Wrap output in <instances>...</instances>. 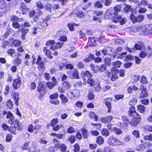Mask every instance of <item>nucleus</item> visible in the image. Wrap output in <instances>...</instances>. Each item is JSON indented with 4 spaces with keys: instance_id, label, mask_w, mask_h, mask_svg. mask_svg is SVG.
I'll use <instances>...</instances> for the list:
<instances>
[{
    "instance_id": "60",
    "label": "nucleus",
    "mask_w": 152,
    "mask_h": 152,
    "mask_svg": "<svg viewBox=\"0 0 152 152\" xmlns=\"http://www.w3.org/2000/svg\"><path fill=\"white\" fill-rule=\"evenodd\" d=\"M77 67L79 69H81L82 68H83L84 67V65L83 64V63L81 61H79L77 65Z\"/></svg>"
},
{
    "instance_id": "50",
    "label": "nucleus",
    "mask_w": 152,
    "mask_h": 152,
    "mask_svg": "<svg viewBox=\"0 0 152 152\" xmlns=\"http://www.w3.org/2000/svg\"><path fill=\"white\" fill-rule=\"evenodd\" d=\"M47 85L48 87L50 89H52L56 86H54V84L50 82H48L47 83Z\"/></svg>"
},
{
    "instance_id": "55",
    "label": "nucleus",
    "mask_w": 152,
    "mask_h": 152,
    "mask_svg": "<svg viewBox=\"0 0 152 152\" xmlns=\"http://www.w3.org/2000/svg\"><path fill=\"white\" fill-rule=\"evenodd\" d=\"M65 67L67 69H69L71 70L74 68V66L71 64H66L65 65Z\"/></svg>"
},
{
    "instance_id": "5",
    "label": "nucleus",
    "mask_w": 152,
    "mask_h": 152,
    "mask_svg": "<svg viewBox=\"0 0 152 152\" xmlns=\"http://www.w3.org/2000/svg\"><path fill=\"white\" fill-rule=\"evenodd\" d=\"M129 116L132 118L139 119L140 118V115L135 111L134 107H130L129 111Z\"/></svg>"
},
{
    "instance_id": "27",
    "label": "nucleus",
    "mask_w": 152,
    "mask_h": 152,
    "mask_svg": "<svg viewBox=\"0 0 152 152\" xmlns=\"http://www.w3.org/2000/svg\"><path fill=\"white\" fill-rule=\"evenodd\" d=\"M105 104L106 106L107 107L108 109L107 111L108 113H110L111 111V103L109 101H106Z\"/></svg>"
},
{
    "instance_id": "16",
    "label": "nucleus",
    "mask_w": 152,
    "mask_h": 152,
    "mask_svg": "<svg viewBox=\"0 0 152 152\" xmlns=\"http://www.w3.org/2000/svg\"><path fill=\"white\" fill-rule=\"evenodd\" d=\"M104 140L101 136H99L97 137L96 142L99 145H101L104 143Z\"/></svg>"
},
{
    "instance_id": "46",
    "label": "nucleus",
    "mask_w": 152,
    "mask_h": 152,
    "mask_svg": "<svg viewBox=\"0 0 152 152\" xmlns=\"http://www.w3.org/2000/svg\"><path fill=\"white\" fill-rule=\"evenodd\" d=\"M55 43V42L54 40H49L47 42L46 45L48 46H50L53 45Z\"/></svg>"
},
{
    "instance_id": "9",
    "label": "nucleus",
    "mask_w": 152,
    "mask_h": 152,
    "mask_svg": "<svg viewBox=\"0 0 152 152\" xmlns=\"http://www.w3.org/2000/svg\"><path fill=\"white\" fill-rule=\"evenodd\" d=\"M79 94V92L77 90H72L67 93V95L69 98H72L74 97H77Z\"/></svg>"
},
{
    "instance_id": "22",
    "label": "nucleus",
    "mask_w": 152,
    "mask_h": 152,
    "mask_svg": "<svg viewBox=\"0 0 152 152\" xmlns=\"http://www.w3.org/2000/svg\"><path fill=\"white\" fill-rule=\"evenodd\" d=\"M137 109L139 112L143 113L145 111V107L143 105H140L137 106Z\"/></svg>"
},
{
    "instance_id": "21",
    "label": "nucleus",
    "mask_w": 152,
    "mask_h": 152,
    "mask_svg": "<svg viewBox=\"0 0 152 152\" xmlns=\"http://www.w3.org/2000/svg\"><path fill=\"white\" fill-rule=\"evenodd\" d=\"M143 5L145 6H146L148 5V3L145 0H142L140 3H139L137 6H136V7L137 8H139L142 5Z\"/></svg>"
},
{
    "instance_id": "61",
    "label": "nucleus",
    "mask_w": 152,
    "mask_h": 152,
    "mask_svg": "<svg viewBox=\"0 0 152 152\" xmlns=\"http://www.w3.org/2000/svg\"><path fill=\"white\" fill-rule=\"evenodd\" d=\"M68 140L71 143H73L75 141V139L74 136H71L69 138Z\"/></svg>"
},
{
    "instance_id": "52",
    "label": "nucleus",
    "mask_w": 152,
    "mask_h": 152,
    "mask_svg": "<svg viewBox=\"0 0 152 152\" xmlns=\"http://www.w3.org/2000/svg\"><path fill=\"white\" fill-rule=\"evenodd\" d=\"M5 6H6L5 2L3 0H0V8L2 9L3 8H5Z\"/></svg>"
},
{
    "instance_id": "43",
    "label": "nucleus",
    "mask_w": 152,
    "mask_h": 152,
    "mask_svg": "<svg viewBox=\"0 0 152 152\" xmlns=\"http://www.w3.org/2000/svg\"><path fill=\"white\" fill-rule=\"evenodd\" d=\"M58 96V94L57 93L54 94L50 95L49 96V98L51 99H57Z\"/></svg>"
},
{
    "instance_id": "28",
    "label": "nucleus",
    "mask_w": 152,
    "mask_h": 152,
    "mask_svg": "<svg viewBox=\"0 0 152 152\" xmlns=\"http://www.w3.org/2000/svg\"><path fill=\"white\" fill-rule=\"evenodd\" d=\"M91 66L92 70L94 72H96L99 71H100V67L99 66H94L93 65H91Z\"/></svg>"
},
{
    "instance_id": "48",
    "label": "nucleus",
    "mask_w": 152,
    "mask_h": 152,
    "mask_svg": "<svg viewBox=\"0 0 152 152\" xmlns=\"http://www.w3.org/2000/svg\"><path fill=\"white\" fill-rule=\"evenodd\" d=\"M112 2V0H105L104 4L106 6H109L111 4Z\"/></svg>"
},
{
    "instance_id": "53",
    "label": "nucleus",
    "mask_w": 152,
    "mask_h": 152,
    "mask_svg": "<svg viewBox=\"0 0 152 152\" xmlns=\"http://www.w3.org/2000/svg\"><path fill=\"white\" fill-rule=\"evenodd\" d=\"M12 137V136L11 134H8L6 137V141L7 142H10L11 140Z\"/></svg>"
},
{
    "instance_id": "58",
    "label": "nucleus",
    "mask_w": 152,
    "mask_h": 152,
    "mask_svg": "<svg viewBox=\"0 0 152 152\" xmlns=\"http://www.w3.org/2000/svg\"><path fill=\"white\" fill-rule=\"evenodd\" d=\"M44 77L45 79L47 80H50L51 78L50 75L48 73L46 72L44 74Z\"/></svg>"
},
{
    "instance_id": "7",
    "label": "nucleus",
    "mask_w": 152,
    "mask_h": 152,
    "mask_svg": "<svg viewBox=\"0 0 152 152\" xmlns=\"http://www.w3.org/2000/svg\"><path fill=\"white\" fill-rule=\"evenodd\" d=\"M139 89L141 91L140 95V98H145L148 96L147 90L144 86H141L139 88Z\"/></svg>"
},
{
    "instance_id": "47",
    "label": "nucleus",
    "mask_w": 152,
    "mask_h": 152,
    "mask_svg": "<svg viewBox=\"0 0 152 152\" xmlns=\"http://www.w3.org/2000/svg\"><path fill=\"white\" fill-rule=\"evenodd\" d=\"M63 85L64 87L66 89H68L69 88L70 86V84L67 81H65L64 82Z\"/></svg>"
},
{
    "instance_id": "17",
    "label": "nucleus",
    "mask_w": 152,
    "mask_h": 152,
    "mask_svg": "<svg viewBox=\"0 0 152 152\" xmlns=\"http://www.w3.org/2000/svg\"><path fill=\"white\" fill-rule=\"evenodd\" d=\"M89 115L91 118L94 119L96 121H97L98 115L96 114L94 112L92 111L90 112L89 113Z\"/></svg>"
},
{
    "instance_id": "57",
    "label": "nucleus",
    "mask_w": 152,
    "mask_h": 152,
    "mask_svg": "<svg viewBox=\"0 0 152 152\" xmlns=\"http://www.w3.org/2000/svg\"><path fill=\"white\" fill-rule=\"evenodd\" d=\"M137 102V101L136 99H133L129 102V104L131 105H134L136 104Z\"/></svg>"
},
{
    "instance_id": "33",
    "label": "nucleus",
    "mask_w": 152,
    "mask_h": 152,
    "mask_svg": "<svg viewBox=\"0 0 152 152\" xmlns=\"http://www.w3.org/2000/svg\"><path fill=\"white\" fill-rule=\"evenodd\" d=\"M10 20L11 21L16 22L19 21L20 20L19 18L15 15L11 16L10 17Z\"/></svg>"
},
{
    "instance_id": "6",
    "label": "nucleus",
    "mask_w": 152,
    "mask_h": 152,
    "mask_svg": "<svg viewBox=\"0 0 152 152\" xmlns=\"http://www.w3.org/2000/svg\"><path fill=\"white\" fill-rule=\"evenodd\" d=\"M130 19L133 23L137 22H140L142 21L144 19V17L142 15H140L137 17H136L133 15H131L130 16Z\"/></svg>"
},
{
    "instance_id": "1",
    "label": "nucleus",
    "mask_w": 152,
    "mask_h": 152,
    "mask_svg": "<svg viewBox=\"0 0 152 152\" xmlns=\"http://www.w3.org/2000/svg\"><path fill=\"white\" fill-rule=\"evenodd\" d=\"M136 29L137 31L142 33V34L145 35L152 34V24L138 27Z\"/></svg>"
},
{
    "instance_id": "20",
    "label": "nucleus",
    "mask_w": 152,
    "mask_h": 152,
    "mask_svg": "<svg viewBox=\"0 0 152 152\" xmlns=\"http://www.w3.org/2000/svg\"><path fill=\"white\" fill-rule=\"evenodd\" d=\"M101 133L102 135L106 137L109 136L110 134L109 131L105 129H103L102 130Z\"/></svg>"
},
{
    "instance_id": "49",
    "label": "nucleus",
    "mask_w": 152,
    "mask_h": 152,
    "mask_svg": "<svg viewBox=\"0 0 152 152\" xmlns=\"http://www.w3.org/2000/svg\"><path fill=\"white\" fill-rule=\"evenodd\" d=\"M89 39H90V42H91V43H92V46H94L96 45V44H95V42H96V40L94 38H91L89 37L88 38Z\"/></svg>"
},
{
    "instance_id": "41",
    "label": "nucleus",
    "mask_w": 152,
    "mask_h": 152,
    "mask_svg": "<svg viewBox=\"0 0 152 152\" xmlns=\"http://www.w3.org/2000/svg\"><path fill=\"white\" fill-rule=\"evenodd\" d=\"M121 63L119 61H117L113 62V66L114 67H120L121 65Z\"/></svg>"
},
{
    "instance_id": "4",
    "label": "nucleus",
    "mask_w": 152,
    "mask_h": 152,
    "mask_svg": "<svg viewBox=\"0 0 152 152\" xmlns=\"http://www.w3.org/2000/svg\"><path fill=\"white\" fill-rule=\"evenodd\" d=\"M16 129L18 130H20L22 129L20 128L19 124V121L18 120H15V124L14 126H11L9 129V130L11 133L15 134Z\"/></svg>"
},
{
    "instance_id": "14",
    "label": "nucleus",
    "mask_w": 152,
    "mask_h": 152,
    "mask_svg": "<svg viewBox=\"0 0 152 152\" xmlns=\"http://www.w3.org/2000/svg\"><path fill=\"white\" fill-rule=\"evenodd\" d=\"M112 118V116L103 117L101 118V120L102 123L106 124L110 122Z\"/></svg>"
},
{
    "instance_id": "40",
    "label": "nucleus",
    "mask_w": 152,
    "mask_h": 152,
    "mask_svg": "<svg viewBox=\"0 0 152 152\" xmlns=\"http://www.w3.org/2000/svg\"><path fill=\"white\" fill-rule=\"evenodd\" d=\"M134 59L133 56L131 55H128L125 58V60L126 61H129L130 60H132Z\"/></svg>"
},
{
    "instance_id": "31",
    "label": "nucleus",
    "mask_w": 152,
    "mask_h": 152,
    "mask_svg": "<svg viewBox=\"0 0 152 152\" xmlns=\"http://www.w3.org/2000/svg\"><path fill=\"white\" fill-rule=\"evenodd\" d=\"M60 97L61 99L62 100L63 102L64 103L67 102H68V100L67 98L65 97L64 95L61 94L60 95Z\"/></svg>"
},
{
    "instance_id": "3",
    "label": "nucleus",
    "mask_w": 152,
    "mask_h": 152,
    "mask_svg": "<svg viewBox=\"0 0 152 152\" xmlns=\"http://www.w3.org/2000/svg\"><path fill=\"white\" fill-rule=\"evenodd\" d=\"M114 16L112 20L113 22L115 23L119 22L121 25L124 24L126 21V18H123L121 15H118V14L114 15Z\"/></svg>"
},
{
    "instance_id": "51",
    "label": "nucleus",
    "mask_w": 152,
    "mask_h": 152,
    "mask_svg": "<svg viewBox=\"0 0 152 152\" xmlns=\"http://www.w3.org/2000/svg\"><path fill=\"white\" fill-rule=\"evenodd\" d=\"M105 64L106 66H109L110 64L111 59L110 58H106L104 59Z\"/></svg>"
},
{
    "instance_id": "37",
    "label": "nucleus",
    "mask_w": 152,
    "mask_h": 152,
    "mask_svg": "<svg viewBox=\"0 0 152 152\" xmlns=\"http://www.w3.org/2000/svg\"><path fill=\"white\" fill-rule=\"evenodd\" d=\"M13 27L15 29H18L20 28V25L17 22H13L12 24Z\"/></svg>"
},
{
    "instance_id": "63",
    "label": "nucleus",
    "mask_w": 152,
    "mask_h": 152,
    "mask_svg": "<svg viewBox=\"0 0 152 152\" xmlns=\"http://www.w3.org/2000/svg\"><path fill=\"white\" fill-rule=\"evenodd\" d=\"M118 78V76L116 74H113L112 75L111 79L113 81H115Z\"/></svg>"
},
{
    "instance_id": "45",
    "label": "nucleus",
    "mask_w": 152,
    "mask_h": 152,
    "mask_svg": "<svg viewBox=\"0 0 152 152\" xmlns=\"http://www.w3.org/2000/svg\"><path fill=\"white\" fill-rule=\"evenodd\" d=\"M115 43L116 44L122 45L124 43V41L121 39H118L115 40Z\"/></svg>"
},
{
    "instance_id": "19",
    "label": "nucleus",
    "mask_w": 152,
    "mask_h": 152,
    "mask_svg": "<svg viewBox=\"0 0 152 152\" xmlns=\"http://www.w3.org/2000/svg\"><path fill=\"white\" fill-rule=\"evenodd\" d=\"M84 138L87 139L88 137V130L85 129H82L81 130Z\"/></svg>"
},
{
    "instance_id": "39",
    "label": "nucleus",
    "mask_w": 152,
    "mask_h": 152,
    "mask_svg": "<svg viewBox=\"0 0 152 152\" xmlns=\"http://www.w3.org/2000/svg\"><path fill=\"white\" fill-rule=\"evenodd\" d=\"M29 142L30 141H29L24 143L21 146L22 149L23 150L27 149L28 148Z\"/></svg>"
},
{
    "instance_id": "12",
    "label": "nucleus",
    "mask_w": 152,
    "mask_h": 152,
    "mask_svg": "<svg viewBox=\"0 0 152 152\" xmlns=\"http://www.w3.org/2000/svg\"><path fill=\"white\" fill-rule=\"evenodd\" d=\"M12 96L14 99L15 103L17 106L18 105V101L19 100V94L18 93L13 92Z\"/></svg>"
},
{
    "instance_id": "56",
    "label": "nucleus",
    "mask_w": 152,
    "mask_h": 152,
    "mask_svg": "<svg viewBox=\"0 0 152 152\" xmlns=\"http://www.w3.org/2000/svg\"><path fill=\"white\" fill-rule=\"evenodd\" d=\"M67 27L69 28L70 31H74V27L72 23H68L67 24Z\"/></svg>"
},
{
    "instance_id": "30",
    "label": "nucleus",
    "mask_w": 152,
    "mask_h": 152,
    "mask_svg": "<svg viewBox=\"0 0 152 152\" xmlns=\"http://www.w3.org/2000/svg\"><path fill=\"white\" fill-rule=\"evenodd\" d=\"M113 130L115 131V132L117 135H119L122 133V130L120 129H117L116 127H114L113 129Z\"/></svg>"
},
{
    "instance_id": "2",
    "label": "nucleus",
    "mask_w": 152,
    "mask_h": 152,
    "mask_svg": "<svg viewBox=\"0 0 152 152\" xmlns=\"http://www.w3.org/2000/svg\"><path fill=\"white\" fill-rule=\"evenodd\" d=\"M107 143L111 146H115L120 145H125L124 142L120 141L114 137L113 136H110L107 140Z\"/></svg>"
},
{
    "instance_id": "42",
    "label": "nucleus",
    "mask_w": 152,
    "mask_h": 152,
    "mask_svg": "<svg viewBox=\"0 0 152 152\" xmlns=\"http://www.w3.org/2000/svg\"><path fill=\"white\" fill-rule=\"evenodd\" d=\"M74 152H78L80 150V147L79 145L77 144H75L74 146Z\"/></svg>"
},
{
    "instance_id": "13",
    "label": "nucleus",
    "mask_w": 152,
    "mask_h": 152,
    "mask_svg": "<svg viewBox=\"0 0 152 152\" xmlns=\"http://www.w3.org/2000/svg\"><path fill=\"white\" fill-rule=\"evenodd\" d=\"M69 77L71 79H78L79 75L78 71L75 69L72 74L70 75Z\"/></svg>"
},
{
    "instance_id": "34",
    "label": "nucleus",
    "mask_w": 152,
    "mask_h": 152,
    "mask_svg": "<svg viewBox=\"0 0 152 152\" xmlns=\"http://www.w3.org/2000/svg\"><path fill=\"white\" fill-rule=\"evenodd\" d=\"M107 50L109 55H112L113 53H114L115 50L112 48L110 47H107Z\"/></svg>"
},
{
    "instance_id": "25",
    "label": "nucleus",
    "mask_w": 152,
    "mask_h": 152,
    "mask_svg": "<svg viewBox=\"0 0 152 152\" xmlns=\"http://www.w3.org/2000/svg\"><path fill=\"white\" fill-rule=\"evenodd\" d=\"M22 59L19 58H17L14 60V63L15 65L18 66L21 63Z\"/></svg>"
},
{
    "instance_id": "32",
    "label": "nucleus",
    "mask_w": 152,
    "mask_h": 152,
    "mask_svg": "<svg viewBox=\"0 0 152 152\" xmlns=\"http://www.w3.org/2000/svg\"><path fill=\"white\" fill-rule=\"evenodd\" d=\"M141 78L140 82L141 83L145 84L148 83V82L147 81V78L145 76H141Z\"/></svg>"
},
{
    "instance_id": "10",
    "label": "nucleus",
    "mask_w": 152,
    "mask_h": 152,
    "mask_svg": "<svg viewBox=\"0 0 152 152\" xmlns=\"http://www.w3.org/2000/svg\"><path fill=\"white\" fill-rule=\"evenodd\" d=\"M20 41L17 39H12L9 40V45L11 46H14L15 47H17L20 45Z\"/></svg>"
},
{
    "instance_id": "36",
    "label": "nucleus",
    "mask_w": 152,
    "mask_h": 152,
    "mask_svg": "<svg viewBox=\"0 0 152 152\" xmlns=\"http://www.w3.org/2000/svg\"><path fill=\"white\" fill-rule=\"evenodd\" d=\"M58 147L61 148V151L63 152L66 151V145L64 144H62L58 145Z\"/></svg>"
},
{
    "instance_id": "11",
    "label": "nucleus",
    "mask_w": 152,
    "mask_h": 152,
    "mask_svg": "<svg viewBox=\"0 0 152 152\" xmlns=\"http://www.w3.org/2000/svg\"><path fill=\"white\" fill-rule=\"evenodd\" d=\"M22 84L21 81L19 79H17L14 80L13 86L15 89H17L20 87Z\"/></svg>"
},
{
    "instance_id": "8",
    "label": "nucleus",
    "mask_w": 152,
    "mask_h": 152,
    "mask_svg": "<svg viewBox=\"0 0 152 152\" xmlns=\"http://www.w3.org/2000/svg\"><path fill=\"white\" fill-rule=\"evenodd\" d=\"M44 89L45 87L43 86V83L41 82L37 87V90L40 94V96L41 97H42L45 93Z\"/></svg>"
},
{
    "instance_id": "26",
    "label": "nucleus",
    "mask_w": 152,
    "mask_h": 152,
    "mask_svg": "<svg viewBox=\"0 0 152 152\" xmlns=\"http://www.w3.org/2000/svg\"><path fill=\"white\" fill-rule=\"evenodd\" d=\"M121 7L119 5H117L114 8V15L118 14V12H120L121 10Z\"/></svg>"
},
{
    "instance_id": "59",
    "label": "nucleus",
    "mask_w": 152,
    "mask_h": 152,
    "mask_svg": "<svg viewBox=\"0 0 152 152\" xmlns=\"http://www.w3.org/2000/svg\"><path fill=\"white\" fill-rule=\"evenodd\" d=\"M87 82L91 86H92L94 84V81L93 79L90 77L87 80Z\"/></svg>"
},
{
    "instance_id": "64",
    "label": "nucleus",
    "mask_w": 152,
    "mask_h": 152,
    "mask_svg": "<svg viewBox=\"0 0 152 152\" xmlns=\"http://www.w3.org/2000/svg\"><path fill=\"white\" fill-rule=\"evenodd\" d=\"M152 138V134H149L148 135H146L144 136V139L145 140H150Z\"/></svg>"
},
{
    "instance_id": "29",
    "label": "nucleus",
    "mask_w": 152,
    "mask_h": 152,
    "mask_svg": "<svg viewBox=\"0 0 152 152\" xmlns=\"http://www.w3.org/2000/svg\"><path fill=\"white\" fill-rule=\"evenodd\" d=\"M37 26L38 28L40 29H42L45 27L44 23L42 22H38L37 23Z\"/></svg>"
},
{
    "instance_id": "54",
    "label": "nucleus",
    "mask_w": 152,
    "mask_h": 152,
    "mask_svg": "<svg viewBox=\"0 0 152 152\" xmlns=\"http://www.w3.org/2000/svg\"><path fill=\"white\" fill-rule=\"evenodd\" d=\"M7 53L12 56L15 53V50L13 49H10L7 51Z\"/></svg>"
},
{
    "instance_id": "35",
    "label": "nucleus",
    "mask_w": 152,
    "mask_h": 152,
    "mask_svg": "<svg viewBox=\"0 0 152 152\" xmlns=\"http://www.w3.org/2000/svg\"><path fill=\"white\" fill-rule=\"evenodd\" d=\"M58 122V120L54 118L51 121L50 124L51 126H53L56 125Z\"/></svg>"
},
{
    "instance_id": "38",
    "label": "nucleus",
    "mask_w": 152,
    "mask_h": 152,
    "mask_svg": "<svg viewBox=\"0 0 152 152\" xmlns=\"http://www.w3.org/2000/svg\"><path fill=\"white\" fill-rule=\"evenodd\" d=\"M94 7H95L102 8L103 7V5L100 2L97 1L94 3Z\"/></svg>"
},
{
    "instance_id": "23",
    "label": "nucleus",
    "mask_w": 152,
    "mask_h": 152,
    "mask_svg": "<svg viewBox=\"0 0 152 152\" xmlns=\"http://www.w3.org/2000/svg\"><path fill=\"white\" fill-rule=\"evenodd\" d=\"M89 92L88 94V99L92 100L94 98V95L93 94V92L91 91V90H88Z\"/></svg>"
},
{
    "instance_id": "18",
    "label": "nucleus",
    "mask_w": 152,
    "mask_h": 152,
    "mask_svg": "<svg viewBox=\"0 0 152 152\" xmlns=\"http://www.w3.org/2000/svg\"><path fill=\"white\" fill-rule=\"evenodd\" d=\"M140 122L139 119L134 118L132 119L130 122V124L132 126H136Z\"/></svg>"
},
{
    "instance_id": "44",
    "label": "nucleus",
    "mask_w": 152,
    "mask_h": 152,
    "mask_svg": "<svg viewBox=\"0 0 152 152\" xmlns=\"http://www.w3.org/2000/svg\"><path fill=\"white\" fill-rule=\"evenodd\" d=\"M132 8L129 5H126L124 8V10L127 13L132 10Z\"/></svg>"
},
{
    "instance_id": "15",
    "label": "nucleus",
    "mask_w": 152,
    "mask_h": 152,
    "mask_svg": "<svg viewBox=\"0 0 152 152\" xmlns=\"http://www.w3.org/2000/svg\"><path fill=\"white\" fill-rule=\"evenodd\" d=\"M29 30L27 28H22L21 30L22 34L21 37L22 39L24 40L26 39V36Z\"/></svg>"
},
{
    "instance_id": "62",
    "label": "nucleus",
    "mask_w": 152,
    "mask_h": 152,
    "mask_svg": "<svg viewBox=\"0 0 152 152\" xmlns=\"http://www.w3.org/2000/svg\"><path fill=\"white\" fill-rule=\"evenodd\" d=\"M7 106L9 107H11L13 105V102L10 100H9L7 103Z\"/></svg>"
},
{
    "instance_id": "24",
    "label": "nucleus",
    "mask_w": 152,
    "mask_h": 152,
    "mask_svg": "<svg viewBox=\"0 0 152 152\" xmlns=\"http://www.w3.org/2000/svg\"><path fill=\"white\" fill-rule=\"evenodd\" d=\"M122 119L125 125H127V124H129V119L126 116L123 115L122 117Z\"/></svg>"
}]
</instances>
